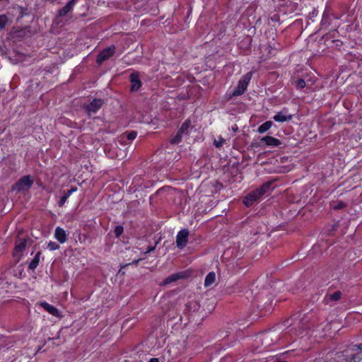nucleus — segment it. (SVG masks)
<instances>
[{"instance_id":"obj_8","label":"nucleus","mask_w":362,"mask_h":362,"mask_svg":"<svg viewBox=\"0 0 362 362\" xmlns=\"http://www.w3.org/2000/svg\"><path fill=\"white\" fill-rule=\"evenodd\" d=\"M259 337L262 345H264L266 347L271 346L279 339L278 335L274 332L263 333Z\"/></svg>"},{"instance_id":"obj_31","label":"nucleus","mask_w":362,"mask_h":362,"mask_svg":"<svg viewBox=\"0 0 362 362\" xmlns=\"http://www.w3.org/2000/svg\"><path fill=\"white\" fill-rule=\"evenodd\" d=\"M225 140L223 139H221L219 141H214V145L216 147L219 148L222 146V144L224 143Z\"/></svg>"},{"instance_id":"obj_19","label":"nucleus","mask_w":362,"mask_h":362,"mask_svg":"<svg viewBox=\"0 0 362 362\" xmlns=\"http://www.w3.org/2000/svg\"><path fill=\"white\" fill-rule=\"evenodd\" d=\"M27 246V240L25 239H20L16 242L14 247V253L19 254L23 252Z\"/></svg>"},{"instance_id":"obj_15","label":"nucleus","mask_w":362,"mask_h":362,"mask_svg":"<svg viewBox=\"0 0 362 362\" xmlns=\"http://www.w3.org/2000/svg\"><path fill=\"white\" fill-rule=\"evenodd\" d=\"M181 347L175 346H171L169 347L168 352L170 354V356L172 359L177 358L180 355L183 354L184 352V346H180Z\"/></svg>"},{"instance_id":"obj_24","label":"nucleus","mask_w":362,"mask_h":362,"mask_svg":"<svg viewBox=\"0 0 362 362\" xmlns=\"http://www.w3.org/2000/svg\"><path fill=\"white\" fill-rule=\"evenodd\" d=\"M183 135L184 134L182 133H180V131L178 130L177 134L170 139V143L173 145L180 144Z\"/></svg>"},{"instance_id":"obj_1","label":"nucleus","mask_w":362,"mask_h":362,"mask_svg":"<svg viewBox=\"0 0 362 362\" xmlns=\"http://www.w3.org/2000/svg\"><path fill=\"white\" fill-rule=\"evenodd\" d=\"M271 185L270 182L264 183L262 186L255 190L249 193L243 200V203L246 206H250L255 202L260 200L262 197L268 191Z\"/></svg>"},{"instance_id":"obj_26","label":"nucleus","mask_w":362,"mask_h":362,"mask_svg":"<svg viewBox=\"0 0 362 362\" xmlns=\"http://www.w3.org/2000/svg\"><path fill=\"white\" fill-rule=\"evenodd\" d=\"M8 23V18L6 15H0V30L5 28Z\"/></svg>"},{"instance_id":"obj_27","label":"nucleus","mask_w":362,"mask_h":362,"mask_svg":"<svg viewBox=\"0 0 362 362\" xmlns=\"http://www.w3.org/2000/svg\"><path fill=\"white\" fill-rule=\"evenodd\" d=\"M124 232V227L121 225L117 226L115 228L114 233L116 238H119L122 235Z\"/></svg>"},{"instance_id":"obj_29","label":"nucleus","mask_w":362,"mask_h":362,"mask_svg":"<svg viewBox=\"0 0 362 362\" xmlns=\"http://www.w3.org/2000/svg\"><path fill=\"white\" fill-rule=\"evenodd\" d=\"M295 86L298 88H303L305 86V81L302 78H299L295 81Z\"/></svg>"},{"instance_id":"obj_10","label":"nucleus","mask_w":362,"mask_h":362,"mask_svg":"<svg viewBox=\"0 0 362 362\" xmlns=\"http://www.w3.org/2000/svg\"><path fill=\"white\" fill-rule=\"evenodd\" d=\"M185 278L184 273L182 272H179L177 273H174L168 277H166L163 281L160 284L161 286H166L168 285L173 282H175L177 280L182 279Z\"/></svg>"},{"instance_id":"obj_30","label":"nucleus","mask_w":362,"mask_h":362,"mask_svg":"<svg viewBox=\"0 0 362 362\" xmlns=\"http://www.w3.org/2000/svg\"><path fill=\"white\" fill-rule=\"evenodd\" d=\"M137 136V132H135V131H132L130 132H128L127 134V139L129 140V141H133L134 139H136Z\"/></svg>"},{"instance_id":"obj_9","label":"nucleus","mask_w":362,"mask_h":362,"mask_svg":"<svg viewBox=\"0 0 362 362\" xmlns=\"http://www.w3.org/2000/svg\"><path fill=\"white\" fill-rule=\"evenodd\" d=\"M40 305L44 308L47 313L57 317H62L60 311L52 305L49 304L46 301L40 302Z\"/></svg>"},{"instance_id":"obj_22","label":"nucleus","mask_w":362,"mask_h":362,"mask_svg":"<svg viewBox=\"0 0 362 362\" xmlns=\"http://www.w3.org/2000/svg\"><path fill=\"white\" fill-rule=\"evenodd\" d=\"M216 281V274L214 272H209L204 280V286L210 287Z\"/></svg>"},{"instance_id":"obj_2","label":"nucleus","mask_w":362,"mask_h":362,"mask_svg":"<svg viewBox=\"0 0 362 362\" xmlns=\"http://www.w3.org/2000/svg\"><path fill=\"white\" fill-rule=\"evenodd\" d=\"M33 183L34 180L30 175H24L13 184L12 190L18 192H24L30 189Z\"/></svg>"},{"instance_id":"obj_33","label":"nucleus","mask_w":362,"mask_h":362,"mask_svg":"<svg viewBox=\"0 0 362 362\" xmlns=\"http://www.w3.org/2000/svg\"><path fill=\"white\" fill-rule=\"evenodd\" d=\"M155 250V247L148 246L145 253H149Z\"/></svg>"},{"instance_id":"obj_11","label":"nucleus","mask_w":362,"mask_h":362,"mask_svg":"<svg viewBox=\"0 0 362 362\" xmlns=\"http://www.w3.org/2000/svg\"><path fill=\"white\" fill-rule=\"evenodd\" d=\"M54 237L59 241V243L63 244L67 241V234L64 228L57 226L54 230Z\"/></svg>"},{"instance_id":"obj_23","label":"nucleus","mask_w":362,"mask_h":362,"mask_svg":"<svg viewBox=\"0 0 362 362\" xmlns=\"http://www.w3.org/2000/svg\"><path fill=\"white\" fill-rule=\"evenodd\" d=\"M272 122L267 121L258 127L257 132L259 134H263L266 132L267 130H269L272 127Z\"/></svg>"},{"instance_id":"obj_25","label":"nucleus","mask_w":362,"mask_h":362,"mask_svg":"<svg viewBox=\"0 0 362 362\" xmlns=\"http://www.w3.org/2000/svg\"><path fill=\"white\" fill-rule=\"evenodd\" d=\"M59 247H60L59 245L56 243L55 242L49 241L47 243V248L50 251L59 250Z\"/></svg>"},{"instance_id":"obj_20","label":"nucleus","mask_w":362,"mask_h":362,"mask_svg":"<svg viewBox=\"0 0 362 362\" xmlns=\"http://www.w3.org/2000/svg\"><path fill=\"white\" fill-rule=\"evenodd\" d=\"M192 306H193V308H194V310L193 312H197L198 310V313L199 315L203 317L204 316L206 315V314L209 312H210V310H211L213 309V304L210 305V307H209L207 309H202V310H200L199 308V305L194 301V300H192Z\"/></svg>"},{"instance_id":"obj_6","label":"nucleus","mask_w":362,"mask_h":362,"mask_svg":"<svg viewBox=\"0 0 362 362\" xmlns=\"http://www.w3.org/2000/svg\"><path fill=\"white\" fill-rule=\"evenodd\" d=\"M104 104V100L100 98H94L89 104L84 107L88 115L95 114Z\"/></svg>"},{"instance_id":"obj_4","label":"nucleus","mask_w":362,"mask_h":362,"mask_svg":"<svg viewBox=\"0 0 362 362\" xmlns=\"http://www.w3.org/2000/svg\"><path fill=\"white\" fill-rule=\"evenodd\" d=\"M115 49V46L112 45L100 51L96 57L97 64L100 65L105 61L108 60L110 57H112L114 55Z\"/></svg>"},{"instance_id":"obj_7","label":"nucleus","mask_w":362,"mask_h":362,"mask_svg":"<svg viewBox=\"0 0 362 362\" xmlns=\"http://www.w3.org/2000/svg\"><path fill=\"white\" fill-rule=\"evenodd\" d=\"M189 234V232L188 229H182L177 233L176 236V245L179 249L182 250L187 245Z\"/></svg>"},{"instance_id":"obj_17","label":"nucleus","mask_w":362,"mask_h":362,"mask_svg":"<svg viewBox=\"0 0 362 362\" xmlns=\"http://www.w3.org/2000/svg\"><path fill=\"white\" fill-rule=\"evenodd\" d=\"M261 141L269 146H278L281 144L279 139L270 136H264L262 138Z\"/></svg>"},{"instance_id":"obj_16","label":"nucleus","mask_w":362,"mask_h":362,"mask_svg":"<svg viewBox=\"0 0 362 362\" xmlns=\"http://www.w3.org/2000/svg\"><path fill=\"white\" fill-rule=\"evenodd\" d=\"M291 118L292 115L287 114V112H285L284 110L276 113L273 117V119L278 122H284L291 119Z\"/></svg>"},{"instance_id":"obj_34","label":"nucleus","mask_w":362,"mask_h":362,"mask_svg":"<svg viewBox=\"0 0 362 362\" xmlns=\"http://www.w3.org/2000/svg\"><path fill=\"white\" fill-rule=\"evenodd\" d=\"M344 206V204L341 202L337 206H335L334 209H341Z\"/></svg>"},{"instance_id":"obj_13","label":"nucleus","mask_w":362,"mask_h":362,"mask_svg":"<svg viewBox=\"0 0 362 362\" xmlns=\"http://www.w3.org/2000/svg\"><path fill=\"white\" fill-rule=\"evenodd\" d=\"M341 292L339 291H337L334 292L333 293L327 294L325 296L323 301L326 305H332L331 304V302H332V301L337 302L341 298Z\"/></svg>"},{"instance_id":"obj_35","label":"nucleus","mask_w":362,"mask_h":362,"mask_svg":"<svg viewBox=\"0 0 362 362\" xmlns=\"http://www.w3.org/2000/svg\"><path fill=\"white\" fill-rule=\"evenodd\" d=\"M148 362H159L157 358H152L149 360Z\"/></svg>"},{"instance_id":"obj_5","label":"nucleus","mask_w":362,"mask_h":362,"mask_svg":"<svg viewBox=\"0 0 362 362\" xmlns=\"http://www.w3.org/2000/svg\"><path fill=\"white\" fill-rule=\"evenodd\" d=\"M130 82V91L132 93L137 92L142 86V82L140 78V73L134 71L129 77Z\"/></svg>"},{"instance_id":"obj_18","label":"nucleus","mask_w":362,"mask_h":362,"mask_svg":"<svg viewBox=\"0 0 362 362\" xmlns=\"http://www.w3.org/2000/svg\"><path fill=\"white\" fill-rule=\"evenodd\" d=\"M192 122L190 119H187L179 128L180 133L188 136L189 134V129H192Z\"/></svg>"},{"instance_id":"obj_14","label":"nucleus","mask_w":362,"mask_h":362,"mask_svg":"<svg viewBox=\"0 0 362 362\" xmlns=\"http://www.w3.org/2000/svg\"><path fill=\"white\" fill-rule=\"evenodd\" d=\"M78 190L77 187L76 186H71V188L67 190L66 192H64V194L60 197L58 205L59 206L62 207L64 205L67 199L69 198V197L74 193L76 192Z\"/></svg>"},{"instance_id":"obj_32","label":"nucleus","mask_w":362,"mask_h":362,"mask_svg":"<svg viewBox=\"0 0 362 362\" xmlns=\"http://www.w3.org/2000/svg\"><path fill=\"white\" fill-rule=\"evenodd\" d=\"M353 347L354 350H362V343L358 345H354Z\"/></svg>"},{"instance_id":"obj_21","label":"nucleus","mask_w":362,"mask_h":362,"mask_svg":"<svg viewBox=\"0 0 362 362\" xmlns=\"http://www.w3.org/2000/svg\"><path fill=\"white\" fill-rule=\"evenodd\" d=\"M41 254L42 253L40 251H39L36 253L34 258L29 263V265H28L29 269L35 270L37 267V266L39 265Z\"/></svg>"},{"instance_id":"obj_28","label":"nucleus","mask_w":362,"mask_h":362,"mask_svg":"<svg viewBox=\"0 0 362 362\" xmlns=\"http://www.w3.org/2000/svg\"><path fill=\"white\" fill-rule=\"evenodd\" d=\"M352 361L353 362H362V350L354 355Z\"/></svg>"},{"instance_id":"obj_3","label":"nucleus","mask_w":362,"mask_h":362,"mask_svg":"<svg viewBox=\"0 0 362 362\" xmlns=\"http://www.w3.org/2000/svg\"><path fill=\"white\" fill-rule=\"evenodd\" d=\"M251 79V74L247 73L244 75L238 81L237 86L235 88L232 93L228 97V100L232 97L243 95L247 88L248 83Z\"/></svg>"},{"instance_id":"obj_12","label":"nucleus","mask_w":362,"mask_h":362,"mask_svg":"<svg viewBox=\"0 0 362 362\" xmlns=\"http://www.w3.org/2000/svg\"><path fill=\"white\" fill-rule=\"evenodd\" d=\"M76 1L77 0H70L62 8L58 11V16H66L68 13L73 10Z\"/></svg>"}]
</instances>
